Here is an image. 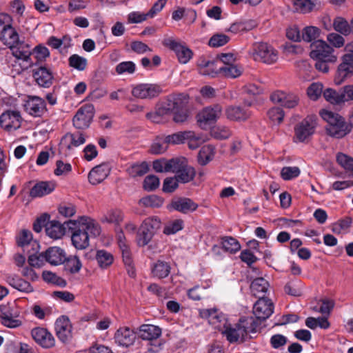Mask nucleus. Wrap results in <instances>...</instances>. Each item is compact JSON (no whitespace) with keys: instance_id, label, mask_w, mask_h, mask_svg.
Masks as SVG:
<instances>
[{"instance_id":"de8ad7c7","label":"nucleus","mask_w":353,"mask_h":353,"mask_svg":"<svg viewBox=\"0 0 353 353\" xmlns=\"http://www.w3.org/2000/svg\"><path fill=\"white\" fill-rule=\"evenodd\" d=\"M242 73L241 68L236 65L232 64L221 66V77L226 78H236Z\"/></svg>"},{"instance_id":"58836bf2","label":"nucleus","mask_w":353,"mask_h":353,"mask_svg":"<svg viewBox=\"0 0 353 353\" xmlns=\"http://www.w3.org/2000/svg\"><path fill=\"white\" fill-rule=\"evenodd\" d=\"M318 4V0H293L294 9L301 13H308Z\"/></svg>"},{"instance_id":"e2e57ef3","label":"nucleus","mask_w":353,"mask_h":353,"mask_svg":"<svg viewBox=\"0 0 353 353\" xmlns=\"http://www.w3.org/2000/svg\"><path fill=\"white\" fill-rule=\"evenodd\" d=\"M183 228V221L181 219H176L168 223L164 229L163 233L167 235L174 234L181 230Z\"/></svg>"},{"instance_id":"412c9836","label":"nucleus","mask_w":353,"mask_h":353,"mask_svg":"<svg viewBox=\"0 0 353 353\" xmlns=\"http://www.w3.org/2000/svg\"><path fill=\"white\" fill-rule=\"evenodd\" d=\"M136 339V333L128 327H120L114 334L115 343L122 347H128L132 345Z\"/></svg>"},{"instance_id":"bf43d9fd","label":"nucleus","mask_w":353,"mask_h":353,"mask_svg":"<svg viewBox=\"0 0 353 353\" xmlns=\"http://www.w3.org/2000/svg\"><path fill=\"white\" fill-rule=\"evenodd\" d=\"M230 41V37L224 34H214L209 40L208 45L210 47L219 48L221 47Z\"/></svg>"},{"instance_id":"680f3d73","label":"nucleus","mask_w":353,"mask_h":353,"mask_svg":"<svg viewBox=\"0 0 353 353\" xmlns=\"http://www.w3.org/2000/svg\"><path fill=\"white\" fill-rule=\"evenodd\" d=\"M352 219L350 218L341 219L332 225L331 230L334 233L339 234L347 230L350 227Z\"/></svg>"},{"instance_id":"79ce46f5","label":"nucleus","mask_w":353,"mask_h":353,"mask_svg":"<svg viewBox=\"0 0 353 353\" xmlns=\"http://www.w3.org/2000/svg\"><path fill=\"white\" fill-rule=\"evenodd\" d=\"M333 28L334 30L344 36H347L352 32L351 26L347 21L341 17H337L334 19Z\"/></svg>"},{"instance_id":"b1692460","label":"nucleus","mask_w":353,"mask_h":353,"mask_svg":"<svg viewBox=\"0 0 353 353\" xmlns=\"http://www.w3.org/2000/svg\"><path fill=\"white\" fill-rule=\"evenodd\" d=\"M46 261L52 265H59L66 260V253L59 247H50L44 252Z\"/></svg>"},{"instance_id":"aec40b11","label":"nucleus","mask_w":353,"mask_h":353,"mask_svg":"<svg viewBox=\"0 0 353 353\" xmlns=\"http://www.w3.org/2000/svg\"><path fill=\"white\" fill-rule=\"evenodd\" d=\"M188 97L184 94L171 95L168 97L166 101L162 105L165 112H174L183 110L188 103Z\"/></svg>"},{"instance_id":"3c124183","label":"nucleus","mask_w":353,"mask_h":353,"mask_svg":"<svg viewBox=\"0 0 353 353\" xmlns=\"http://www.w3.org/2000/svg\"><path fill=\"white\" fill-rule=\"evenodd\" d=\"M43 279L50 283H52L61 287L66 285V281L56 274L50 271H43L42 273Z\"/></svg>"},{"instance_id":"7c9ffc66","label":"nucleus","mask_w":353,"mask_h":353,"mask_svg":"<svg viewBox=\"0 0 353 353\" xmlns=\"http://www.w3.org/2000/svg\"><path fill=\"white\" fill-rule=\"evenodd\" d=\"M139 334L143 340L152 341L161 335V329L154 325L144 324L139 327Z\"/></svg>"},{"instance_id":"20e7f679","label":"nucleus","mask_w":353,"mask_h":353,"mask_svg":"<svg viewBox=\"0 0 353 353\" xmlns=\"http://www.w3.org/2000/svg\"><path fill=\"white\" fill-rule=\"evenodd\" d=\"M249 54L256 61L273 64L279 59L278 51L265 42H255L249 50Z\"/></svg>"},{"instance_id":"7ed1b4c3","label":"nucleus","mask_w":353,"mask_h":353,"mask_svg":"<svg viewBox=\"0 0 353 353\" xmlns=\"http://www.w3.org/2000/svg\"><path fill=\"white\" fill-rule=\"evenodd\" d=\"M258 323L252 317L241 319L239 323L232 326L228 321L225 327L220 331L230 343L236 342L240 337H243L250 332H255Z\"/></svg>"},{"instance_id":"8fccbe9b","label":"nucleus","mask_w":353,"mask_h":353,"mask_svg":"<svg viewBox=\"0 0 353 353\" xmlns=\"http://www.w3.org/2000/svg\"><path fill=\"white\" fill-rule=\"evenodd\" d=\"M148 171V165L145 162L135 163L127 169L128 174L132 177L141 176Z\"/></svg>"},{"instance_id":"f3484780","label":"nucleus","mask_w":353,"mask_h":353,"mask_svg":"<svg viewBox=\"0 0 353 353\" xmlns=\"http://www.w3.org/2000/svg\"><path fill=\"white\" fill-rule=\"evenodd\" d=\"M274 312V304L272 301L265 297H261L253 307V313L256 318L264 321L269 318Z\"/></svg>"},{"instance_id":"a18cd8bd","label":"nucleus","mask_w":353,"mask_h":353,"mask_svg":"<svg viewBox=\"0 0 353 353\" xmlns=\"http://www.w3.org/2000/svg\"><path fill=\"white\" fill-rule=\"evenodd\" d=\"M119 248L122 254L123 263L131 269V270H128V273L132 277L134 276V271L132 270L133 261L129 245L128 244H122L121 248Z\"/></svg>"},{"instance_id":"5701e85b","label":"nucleus","mask_w":353,"mask_h":353,"mask_svg":"<svg viewBox=\"0 0 353 353\" xmlns=\"http://www.w3.org/2000/svg\"><path fill=\"white\" fill-rule=\"evenodd\" d=\"M86 135L82 132H68L61 139V145L68 150L77 148L85 143Z\"/></svg>"},{"instance_id":"39448f33","label":"nucleus","mask_w":353,"mask_h":353,"mask_svg":"<svg viewBox=\"0 0 353 353\" xmlns=\"http://www.w3.org/2000/svg\"><path fill=\"white\" fill-rule=\"evenodd\" d=\"M345 53L342 57V62L339 64L335 77V83L341 84L347 77L353 74V41L345 46Z\"/></svg>"},{"instance_id":"dca6fc26","label":"nucleus","mask_w":353,"mask_h":353,"mask_svg":"<svg viewBox=\"0 0 353 353\" xmlns=\"http://www.w3.org/2000/svg\"><path fill=\"white\" fill-rule=\"evenodd\" d=\"M23 108L26 112L34 117H41L46 111L45 101L39 97H28L24 101Z\"/></svg>"},{"instance_id":"09e8293b","label":"nucleus","mask_w":353,"mask_h":353,"mask_svg":"<svg viewBox=\"0 0 353 353\" xmlns=\"http://www.w3.org/2000/svg\"><path fill=\"white\" fill-rule=\"evenodd\" d=\"M168 148L164 137H158L151 145L150 151L152 154H159L165 152Z\"/></svg>"},{"instance_id":"a878e982","label":"nucleus","mask_w":353,"mask_h":353,"mask_svg":"<svg viewBox=\"0 0 353 353\" xmlns=\"http://www.w3.org/2000/svg\"><path fill=\"white\" fill-rule=\"evenodd\" d=\"M110 170L107 164L103 163L93 168L88 174L89 182L97 185L104 181L109 175Z\"/></svg>"},{"instance_id":"774afa93","label":"nucleus","mask_w":353,"mask_h":353,"mask_svg":"<svg viewBox=\"0 0 353 353\" xmlns=\"http://www.w3.org/2000/svg\"><path fill=\"white\" fill-rule=\"evenodd\" d=\"M136 65L132 61H123L116 66V72L119 74H132L135 72Z\"/></svg>"},{"instance_id":"473e14b6","label":"nucleus","mask_w":353,"mask_h":353,"mask_svg":"<svg viewBox=\"0 0 353 353\" xmlns=\"http://www.w3.org/2000/svg\"><path fill=\"white\" fill-rule=\"evenodd\" d=\"M269 287V282L266 279L263 277H259L252 281L250 285V290L255 296H260L261 295L263 297Z\"/></svg>"},{"instance_id":"393cba45","label":"nucleus","mask_w":353,"mask_h":353,"mask_svg":"<svg viewBox=\"0 0 353 353\" xmlns=\"http://www.w3.org/2000/svg\"><path fill=\"white\" fill-rule=\"evenodd\" d=\"M10 50L16 59L29 62L30 63H32L31 59L32 50L29 44L19 41L16 45L10 48Z\"/></svg>"},{"instance_id":"ddd939ff","label":"nucleus","mask_w":353,"mask_h":353,"mask_svg":"<svg viewBox=\"0 0 353 353\" xmlns=\"http://www.w3.org/2000/svg\"><path fill=\"white\" fill-rule=\"evenodd\" d=\"M162 92V88L156 83H139L132 89V95L137 99H152Z\"/></svg>"},{"instance_id":"c9c22d12","label":"nucleus","mask_w":353,"mask_h":353,"mask_svg":"<svg viewBox=\"0 0 353 353\" xmlns=\"http://www.w3.org/2000/svg\"><path fill=\"white\" fill-rule=\"evenodd\" d=\"M8 283L14 288L23 292H30L33 291V288L29 282L17 276L8 278Z\"/></svg>"},{"instance_id":"9d476101","label":"nucleus","mask_w":353,"mask_h":353,"mask_svg":"<svg viewBox=\"0 0 353 353\" xmlns=\"http://www.w3.org/2000/svg\"><path fill=\"white\" fill-rule=\"evenodd\" d=\"M316 125V117L315 115L306 117L294 128V138L296 141H305L314 133Z\"/></svg>"},{"instance_id":"69168bd1","label":"nucleus","mask_w":353,"mask_h":353,"mask_svg":"<svg viewBox=\"0 0 353 353\" xmlns=\"http://www.w3.org/2000/svg\"><path fill=\"white\" fill-rule=\"evenodd\" d=\"M336 161L345 170L353 172V158L345 154L339 153L336 156Z\"/></svg>"},{"instance_id":"864d4df0","label":"nucleus","mask_w":353,"mask_h":353,"mask_svg":"<svg viewBox=\"0 0 353 353\" xmlns=\"http://www.w3.org/2000/svg\"><path fill=\"white\" fill-rule=\"evenodd\" d=\"M187 162V159L184 157L169 159V172H174L176 175L179 171L184 168V165Z\"/></svg>"},{"instance_id":"0e129e2a","label":"nucleus","mask_w":353,"mask_h":353,"mask_svg":"<svg viewBox=\"0 0 353 353\" xmlns=\"http://www.w3.org/2000/svg\"><path fill=\"white\" fill-rule=\"evenodd\" d=\"M69 65L78 70H83L87 65V60L78 54H73L69 58Z\"/></svg>"},{"instance_id":"9b49d317","label":"nucleus","mask_w":353,"mask_h":353,"mask_svg":"<svg viewBox=\"0 0 353 353\" xmlns=\"http://www.w3.org/2000/svg\"><path fill=\"white\" fill-rule=\"evenodd\" d=\"M222 114L220 105H214L203 108L196 115L197 123L201 129H207L211 124L214 123Z\"/></svg>"},{"instance_id":"2eb2a0df","label":"nucleus","mask_w":353,"mask_h":353,"mask_svg":"<svg viewBox=\"0 0 353 353\" xmlns=\"http://www.w3.org/2000/svg\"><path fill=\"white\" fill-rule=\"evenodd\" d=\"M31 336L35 343L44 349H50L55 346V339L46 328L37 327L31 330Z\"/></svg>"},{"instance_id":"6e6552de","label":"nucleus","mask_w":353,"mask_h":353,"mask_svg":"<svg viewBox=\"0 0 353 353\" xmlns=\"http://www.w3.org/2000/svg\"><path fill=\"white\" fill-rule=\"evenodd\" d=\"M162 44L175 52L181 63H187L192 57V51L183 42L173 37H165Z\"/></svg>"},{"instance_id":"f704fd0d","label":"nucleus","mask_w":353,"mask_h":353,"mask_svg":"<svg viewBox=\"0 0 353 353\" xmlns=\"http://www.w3.org/2000/svg\"><path fill=\"white\" fill-rule=\"evenodd\" d=\"M323 97L327 101L334 105H340L344 103L342 89L340 91H336L332 88H327L324 90Z\"/></svg>"},{"instance_id":"a211bd4d","label":"nucleus","mask_w":353,"mask_h":353,"mask_svg":"<svg viewBox=\"0 0 353 353\" xmlns=\"http://www.w3.org/2000/svg\"><path fill=\"white\" fill-rule=\"evenodd\" d=\"M72 326L69 318L66 316H61L55 322L56 335L63 343L68 342L72 336Z\"/></svg>"},{"instance_id":"603ef678","label":"nucleus","mask_w":353,"mask_h":353,"mask_svg":"<svg viewBox=\"0 0 353 353\" xmlns=\"http://www.w3.org/2000/svg\"><path fill=\"white\" fill-rule=\"evenodd\" d=\"M320 35V29L315 26H307L303 29L302 39L307 42H311Z\"/></svg>"},{"instance_id":"6e6d98bb","label":"nucleus","mask_w":353,"mask_h":353,"mask_svg":"<svg viewBox=\"0 0 353 353\" xmlns=\"http://www.w3.org/2000/svg\"><path fill=\"white\" fill-rule=\"evenodd\" d=\"M268 117L273 124H279L284 117L283 110L281 108L275 107L268 111Z\"/></svg>"},{"instance_id":"13d9d810","label":"nucleus","mask_w":353,"mask_h":353,"mask_svg":"<svg viewBox=\"0 0 353 353\" xmlns=\"http://www.w3.org/2000/svg\"><path fill=\"white\" fill-rule=\"evenodd\" d=\"M322 92L323 85L319 82L312 83L307 90L308 97L313 101L317 100L321 96Z\"/></svg>"},{"instance_id":"c85d7f7f","label":"nucleus","mask_w":353,"mask_h":353,"mask_svg":"<svg viewBox=\"0 0 353 353\" xmlns=\"http://www.w3.org/2000/svg\"><path fill=\"white\" fill-rule=\"evenodd\" d=\"M171 206L175 210L184 214L194 212L198 208V205L188 198L174 199L172 201Z\"/></svg>"},{"instance_id":"2f4dec72","label":"nucleus","mask_w":353,"mask_h":353,"mask_svg":"<svg viewBox=\"0 0 353 353\" xmlns=\"http://www.w3.org/2000/svg\"><path fill=\"white\" fill-rule=\"evenodd\" d=\"M55 188L54 183L50 181H41L36 183L30 190L32 197H41L50 194Z\"/></svg>"},{"instance_id":"37998d69","label":"nucleus","mask_w":353,"mask_h":353,"mask_svg":"<svg viewBox=\"0 0 353 353\" xmlns=\"http://www.w3.org/2000/svg\"><path fill=\"white\" fill-rule=\"evenodd\" d=\"M214 156V148L206 145L201 148L198 154V161L201 165H206L212 160Z\"/></svg>"},{"instance_id":"1a4fd4ad","label":"nucleus","mask_w":353,"mask_h":353,"mask_svg":"<svg viewBox=\"0 0 353 353\" xmlns=\"http://www.w3.org/2000/svg\"><path fill=\"white\" fill-rule=\"evenodd\" d=\"M310 57L314 60L324 59L336 62L337 57L334 54V48L323 40H316L310 45Z\"/></svg>"},{"instance_id":"cd10ccee","label":"nucleus","mask_w":353,"mask_h":353,"mask_svg":"<svg viewBox=\"0 0 353 353\" xmlns=\"http://www.w3.org/2000/svg\"><path fill=\"white\" fill-rule=\"evenodd\" d=\"M0 40L10 48L19 41L16 30L10 24L5 25L1 31Z\"/></svg>"},{"instance_id":"423d86ee","label":"nucleus","mask_w":353,"mask_h":353,"mask_svg":"<svg viewBox=\"0 0 353 353\" xmlns=\"http://www.w3.org/2000/svg\"><path fill=\"white\" fill-rule=\"evenodd\" d=\"M20 309L16 304H6L0 306L1 323L8 328H17L22 325Z\"/></svg>"},{"instance_id":"bb28decb","label":"nucleus","mask_w":353,"mask_h":353,"mask_svg":"<svg viewBox=\"0 0 353 353\" xmlns=\"http://www.w3.org/2000/svg\"><path fill=\"white\" fill-rule=\"evenodd\" d=\"M33 77L36 82L43 88H49L54 79L51 70L46 67H40L35 70Z\"/></svg>"},{"instance_id":"a19ab883","label":"nucleus","mask_w":353,"mask_h":353,"mask_svg":"<svg viewBox=\"0 0 353 353\" xmlns=\"http://www.w3.org/2000/svg\"><path fill=\"white\" fill-rule=\"evenodd\" d=\"M196 174L195 170L193 167L189 165L188 162L185 164L179 172L175 176L178 181L183 183H186L194 178Z\"/></svg>"},{"instance_id":"4d7b16f0","label":"nucleus","mask_w":353,"mask_h":353,"mask_svg":"<svg viewBox=\"0 0 353 353\" xmlns=\"http://www.w3.org/2000/svg\"><path fill=\"white\" fill-rule=\"evenodd\" d=\"M301 173L300 169L296 167L286 166L282 168L281 176L285 181L292 180L299 176Z\"/></svg>"},{"instance_id":"338daca9","label":"nucleus","mask_w":353,"mask_h":353,"mask_svg":"<svg viewBox=\"0 0 353 353\" xmlns=\"http://www.w3.org/2000/svg\"><path fill=\"white\" fill-rule=\"evenodd\" d=\"M211 134L214 139L222 140L228 139L232 132L227 127L217 126L212 130Z\"/></svg>"},{"instance_id":"052dcab7","label":"nucleus","mask_w":353,"mask_h":353,"mask_svg":"<svg viewBox=\"0 0 353 353\" xmlns=\"http://www.w3.org/2000/svg\"><path fill=\"white\" fill-rule=\"evenodd\" d=\"M49 56L50 52L48 49L43 46L39 45L32 50L31 57H33L37 62L46 60Z\"/></svg>"},{"instance_id":"f8f14e48","label":"nucleus","mask_w":353,"mask_h":353,"mask_svg":"<svg viewBox=\"0 0 353 353\" xmlns=\"http://www.w3.org/2000/svg\"><path fill=\"white\" fill-rule=\"evenodd\" d=\"M94 108L92 104H85L79 108L73 117V125L77 129L88 128L94 117Z\"/></svg>"},{"instance_id":"4468645a","label":"nucleus","mask_w":353,"mask_h":353,"mask_svg":"<svg viewBox=\"0 0 353 353\" xmlns=\"http://www.w3.org/2000/svg\"><path fill=\"white\" fill-rule=\"evenodd\" d=\"M199 316L218 330L225 327L228 320L225 315L216 308L199 310Z\"/></svg>"},{"instance_id":"0eeeda50","label":"nucleus","mask_w":353,"mask_h":353,"mask_svg":"<svg viewBox=\"0 0 353 353\" xmlns=\"http://www.w3.org/2000/svg\"><path fill=\"white\" fill-rule=\"evenodd\" d=\"M161 227V221L157 217H149L142 223L137 232V243L145 246L149 243L157 230Z\"/></svg>"},{"instance_id":"49530a36","label":"nucleus","mask_w":353,"mask_h":353,"mask_svg":"<svg viewBox=\"0 0 353 353\" xmlns=\"http://www.w3.org/2000/svg\"><path fill=\"white\" fill-rule=\"evenodd\" d=\"M186 133L188 134L185 137V142H187L190 149H196L205 141L201 135L196 134L192 131H186Z\"/></svg>"},{"instance_id":"72a5a7b5","label":"nucleus","mask_w":353,"mask_h":353,"mask_svg":"<svg viewBox=\"0 0 353 353\" xmlns=\"http://www.w3.org/2000/svg\"><path fill=\"white\" fill-rule=\"evenodd\" d=\"M227 118L233 121H243L250 117V112L238 106H230L225 110Z\"/></svg>"},{"instance_id":"5fc2aeb1","label":"nucleus","mask_w":353,"mask_h":353,"mask_svg":"<svg viewBox=\"0 0 353 353\" xmlns=\"http://www.w3.org/2000/svg\"><path fill=\"white\" fill-rule=\"evenodd\" d=\"M163 200L157 195H150L142 198L140 203L145 207L159 208L163 205Z\"/></svg>"},{"instance_id":"4be33fe9","label":"nucleus","mask_w":353,"mask_h":353,"mask_svg":"<svg viewBox=\"0 0 353 353\" xmlns=\"http://www.w3.org/2000/svg\"><path fill=\"white\" fill-rule=\"evenodd\" d=\"M75 223L72 221H65L64 223H61L57 221H51L45 225L46 234L52 239H59L62 238L66 232L65 224Z\"/></svg>"},{"instance_id":"6ab92c4d","label":"nucleus","mask_w":353,"mask_h":353,"mask_svg":"<svg viewBox=\"0 0 353 353\" xmlns=\"http://www.w3.org/2000/svg\"><path fill=\"white\" fill-rule=\"evenodd\" d=\"M21 117L17 111H6L0 117V125L7 131H12L21 126Z\"/></svg>"},{"instance_id":"f257e3e1","label":"nucleus","mask_w":353,"mask_h":353,"mask_svg":"<svg viewBox=\"0 0 353 353\" xmlns=\"http://www.w3.org/2000/svg\"><path fill=\"white\" fill-rule=\"evenodd\" d=\"M79 228L72 234V243L76 249L84 250L89 246L90 236H97L100 234L99 225L91 218L81 216L78 221Z\"/></svg>"},{"instance_id":"f03ea898","label":"nucleus","mask_w":353,"mask_h":353,"mask_svg":"<svg viewBox=\"0 0 353 353\" xmlns=\"http://www.w3.org/2000/svg\"><path fill=\"white\" fill-rule=\"evenodd\" d=\"M320 115L328 124L326 130L330 136L341 139L350 132L351 125L339 113L322 110L320 112Z\"/></svg>"},{"instance_id":"4c0bfd02","label":"nucleus","mask_w":353,"mask_h":353,"mask_svg":"<svg viewBox=\"0 0 353 353\" xmlns=\"http://www.w3.org/2000/svg\"><path fill=\"white\" fill-rule=\"evenodd\" d=\"M221 243L223 249L231 254H234L241 250V244L239 241L232 236L221 238Z\"/></svg>"},{"instance_id":"c756f323","label":"nucleus","mask_w":353,"mask_h":353,"mask_svg":"<svg viewBox=\"0 0 353 353\" xmlns=\"http://www.w3.org/2000/svg\"><path fill=\"white\" fill-rule=\"evenodd\" d=\"M219 64L217 59L203 61L199 65V72L203 75H208L211 77H219L221 76V66Z\"/></svg>"},{"instance_id":"e433bc0d","label":"nucleus","mask_w":353,"mask_h":353,"mask_svg":"<svg viewBox=\"0 0 353 353\" xmlns=\"http://www.w3.org/2000/svg\"><path fill=\"white\" fill-rule=\"evenodd\" d=\"M96 260L101 268L106 269L112 264L114 256L110 252L100 250L97 252Z\"/></svg>"},{"instance_id":"c03bdc74","label":"nucleus","mask_w":353,"mask_h":353,"mask_svg":"<svg viewBox=\"0 0 353 353\" xmlns=\"http://www.w3.org/2000/svg\"><path fill=\"white\" fill-rule=\"evenodd\" d=\"M66 271L71 274H76L80 271L82 267L81 262L77 256H66V260L63 263Z\"/></svg>"},{"instance_id":"ea45409f","label":"nucleus","mask_w":353,"mask_h":353,"mask_svg":"<svg viewBox=\"0 0 353 353\" xmlns=\"http://www.w3.org/2000/svg\"><path fill=\"white\" fill-rule=\"evenodd\" d=\"M170 272V265L164 261H158L152 267V274L158 279L165 278Z\"/></svg>"}]
</instances>
